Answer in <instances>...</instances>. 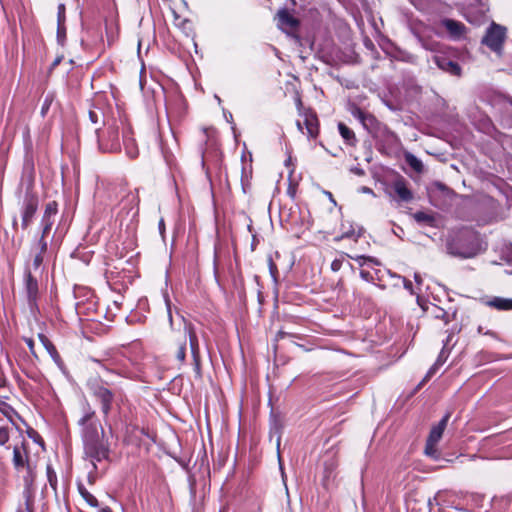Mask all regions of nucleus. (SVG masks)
I'll use <instances>...</instances> for the list:
<instances>
[{"instance_id": "f257e3e1", "label": "nucleus", "mask_w": 512, "mask_h": 512, "mask_svg": "<svg viewBox=\"0 0 512 512\" xmlns=\"http://www.w3.org/2000/svg\"><path fill=\"white\" fill-rule=\"evenodd\" d=\"M446 248L452 256L472 258L480 250L478 235L472 229L462 228L448 239Z\"/></svg>"}, {"instance_id": "f03ea898", "label": "nucleus", "mask_w": 512, "mask_h": 512, "mask_svg": "<svg viewBox=\"0 0 512 512\" xmlns=\"http://www.w3.org/2000/svg\"><path fill=\"white\" fill-rule=\"evenodd\" d=\"M28 446V442L24 439L19 444L14 445L12 463L16 471L21 472L25 470L26 473L23 476L24 485L27 489H30L36 479L37 465L30 457Z\"/></svg>"}, {"instance_id": "7ed1b4c3", "label": "nucleus", "mask_w": 512, "mask_h": 512, "mask_svg": "<svg viewBox=\"0 0 512 512\" xmlns=\"http://www.w3.org/2000/svg\"><path fill=\"white\" fill-rule=\"evenodd\" d=\"M184 339L177 346L175 351V357L180 362V364L185 363L186 359V337L189 338L190 350L193 359L194 371L197 377H201V356H200V346L199 340L195 331L194 326L191 323H187L184 318Z\"/></svg>"}, {"instance_id": "20e7f679", "label": "nucleus", "mask_w": 512, "mask_h": 512, "mask_svg": "<svg viewBox=\"0 0 512 512\" xmlns=\"http://www.w3.org/2000/svg\"><path fill=\"white\" fill-rule=\"evenodd\" d=\"M84 455L91 461L93 469L97 470V463L110 460V444L105 434L84 439L82 441Z\"/></svg>"}, {"instance_id": "39448f33", "label": "nucleus", "mask_w": 512, "mask_h": 512, "mask_svg": "<svg viewBox=\"0 0 512 512\" xmlns=\"http://www.w3.org/2000/svg\"><path fill=\"white\" fill-rule=\"evenodd\" d=\"M77 423L80 427L82 441L100 434L104 435L105 433L104 428L96 416L95 410L87 401L82 405V414Z\"/></svg>"}, {"instance_id": "423d86ee", "label": "nucleus", "mask_w": 512, "mask_h": 512, "mask_svg": "<svg viewBox=\"0 0 512 512\" xmlns=\"http://www.w3.org/2000/svg\"><path fill=\"white\" fill-rule=\"evenodd\" d=\"M99 149L103 152L120 150L119 125L116 120L105 122L102 129H96Z\"/></svg>"}, {"instance_id": "0eeeda50", "label": "nucleus", "mask_w": 512, "mask_h": 512, "mask_svg": "<svg viewBox=\"0 0 512 512\" xmlns=\"http://www.w3.org/2000/svg\"><path fill=\"white\" fill-rule=\"evenodd\" d=\"M87 385L91 395L100 405V410L103 414V417L107 418L112 410L114 393L104 384L102 379H90Z\"/></svg>"}, {"instance_id": "6e6552de", "label": "nucleus", "mask_w": 512, "mask_h": 512, "mask_svg": "<svg viewBox=\"0 0 512 512\" xmlns=\"http://www.w3.org/2000/svg\"><path fill=\"white\" fill-rule=\"evenodd\" d=\"M39 200L38 196L33 192L32 187H28L24 194L21 207V228L27 230L31 225L34 216L38 210Z\"/></svg>"}, {"instance_id": "1a4fd4ad", "label": "nucleus", "mask_w": 512, "mask_h": 512, "mask_svg": "<svg viewBox=\"0 0 512 512\" xmlns=\"http://www.w3.org/2000/svg\"><path fill=\"white\" fill-rule=\"evenodd\" d=\"M506 28L492 23L486 30L485 36L482 39V44L489 47L492 51L500 53L506 39Z\"/></svg>"}, {"instance_id": "9d476101", "label": "nucleus", "mask_w": 512, "mask_h": 512, "mask_svg": "<svg viewBox=\"0 0 512 512\" xmlns=\"http://www.w3.org/2000/svg\"><path fill=\"white\" fill-rule=\"evenodd\" d=\"M23 290L30 310H37L39 299V284L38 280L32 275L31 269L29 267H25L24 270Z\"/></svg>"}, {"instance_id": "9b49d317", "label": "nucleus", "mask_w": 512, "mask_h": 512, "mask_svg": "<svg viewBox=\"0 0 512 512\" xmlns=\"http://www.w3.org/2000/svg\"><path fill=\"white\" fill-rule=\"evenodd\" d=\"M434 63L437 65L439 69L442 71L452 75V76H461L462 69L458 62L450 59L445 55H436L433 57Z\"/></svg>"}, {"instance_id": "f8f14e48", "label": "nucleus", "mask_w": 512, "mask_h": 512, "mask_svg": "<svg viewBox=\"0 0 512 512\" xmlns=\"http://www.w3.org/2000/svg\"><path fill=\"white\" fill-rule=\"evenodd\" d=\"M278 27L286 33L294 31L299 26V20L287 9H281L277 13Z\"/></svg>"}, {"instance_id": "ddd939ff", "label": "nucleus", "mask_w": 512, "mask_h": 512, "mask_svg": "<svg viewBox=\"0 0 512 512\" xmlns=\"http://www.w3.org/2000/svg\"><path fill=\"white\" fill-rule=\"evenodd\" d=\"M440 25L446 29L450 38L453 40L461 39L466 31V27L462 22L450 18L442 19Z\"/></svg>"}, {"instance_id": "4468645a", "label": "nucleus", "mask_w": 512, "mask_h": 512, "mask_svg": "<svg viewBox=\"0 0 512 512\" xmlns=\"http://www.w3.org/2000/svg\"><path fill=\"white\" fill-rule=\"evenodd\" d=\"M304 117L303 124L307 130V136L315 139L319 133V123L316 114L311 110H305L302 114Z\"/></svg>"}, {"instance_id": "2eb2a0df", "label": "nucleus", "mask_w": 512, "mask_h": 512, "mask_svg": "<svg viewBox=\"0 0 512 512\" xmlns=\"http://www.w3.org/2000/svg\"><path fill=\"white\" fill-rule=\"evenodd\" d=\"M450 417L451 413L446 412L442 419L436 425L432 426L427 440H429L431 443H438L442 438L443 432L447 427Z\"/></svg>"}, {"instance_id": "dca6fc26", "label": "nucleus", "mask_w": 512, "mask_h": 512, "mask_svg": "<svg viewBox=\"0 0 512 512\" xmlns=\"http://www.w3.org/2000/svg\"><path fill=\"white\" fill-rule=\"evenodd\" d=\"M38 337L43 346L45 347V349L47 350V352L49 353V355L51 356V358L53 359V361L55 362V364L61 370H63L65 368V364L60 354L58 353L55 345L44 334H39Z\"/></svg>"}, {"instance_id": "f3484780", "label": "nucleus", "mask_w": 512, "mask_h": 512, "mask_svg": "<svg viewBox=\"0 0 512 512\" xmlns=\"http://www.w3.org/2000/svg\"><path fill=\"white\" fill-rule=\"evenodd\" d=\"M393 189L401 201L410 202L413 199V193L408 188L404 178L396 180L393 184Z\"/></svg>"}, {"instance_id": "a211bd4d", "label": "nucleus", "mask_w": 512, "mask_h": 512, "mask_svg": "<svg viewBox=\"0 0 512 512\" xmlns=\"http://www.w3.org/2000/svg\"><path fill=\"white\" fill-rule=\"evenodd\" d=\"M129 133H130L129 128L123 129V131H122L123 143L125 146L126 154L131 159H134L138 156V148H137V145H136L134 139H132L129 136Z\"/></svg>"}, {"instance_id": "6ab92c4d", "label": "nucleus", "mask_w": 512, "mask_h": 512, "mask_svg": "<svg viewBox=\"0 0 512 512\" xmlns=\"http://www.w3.org/2000/svg\"><path fill=\"white\" fill-rule=\"evenodd\" d=\"M338 131L345 141V143L349 146H355L357 143V138L352 129H350L347 125L342 122L338 123Z\"/></svg>"}, {"instance_id": "aec40b11", "label": "nucleus", "mask_w": 512, "mask_h": 512, "mask_svg": "<svg viewBox=\"0 0 512 512\" xmlns=\"http://www.w3.org/2000/svg\"><path fill=\"white\" fill-rule=\"evenodd\" d=\"M121 204L123 205V208H126L129 206V211L127 213L132 212V215L135 216L138 214V205H139V198L136 193H128L121 201Z\"/></svg>"}, {"instance_id": "412c9836", "label": "nucleus", "mask_w": 512, "mask_h": 512, "mask_svg": "<svg viewBox=\"0 0 512 512\" xmlns=\"http://www.w3.org/2000/svg\"><path fill=\"white\" fill-rule=\"evenodd\" d=\"M487 305L500 311L512 310V299L494 297L487 302Z\"/></svg>"}, {"instance_id": "4be33fe9", "label": "nucleus", "mask_w": 512, "mask_h": 512, "mask_svg": "<svg viewBox=\"0 0 512 512\" xmlns=\"http://www.w3.org/2000/svg\"><path fill=\"white\" fill-rule=\"evenodd\" d=\"M413 218L417 223H424L428 226L434 227L436 223V218L433 214L426 213L423 211H417L413 214Z\"/></svg>"}, {"instance_id": "5701e85b", "label": "nucleus", "mask_w": 512, "mask_h": 512, "mask_svg": "<svg viewBox=\"0 0 512 512\" xmlns=\"http://www.w3.org/2000/svg\"><path fill=\"white\" fill-rule=\"evenodd\" d=\"M78 492L89 506L95 508L99 507V502L97 498L93 494H91L83 484H78Z\"/></svg>"}, {"instance_id": "b1692460", "label": "nucleus", "mask_w": 512, "mask_h": 512, "mask_svg": "<svg viewBox=\"0 0 512 512\" xmlns=\"http://www.w3.org/2000/svg\"><path fill=\"white\" fill-rule=\"evenodd\" d=\"M252 177V166L249 164L248 166L242 167L241 172V186L244 193H247L250 188V179Z\"/></svg>"}, {"instance_id": "393cba45", "label": "nucleus", "mask_w": 512, "mask_h": 512, "mask_svg": "<svg viewBox=\"0 0 512 512\" xmlns=\"http://www.w3.org/2000/svg\"><path fill=\"white\" fill-rule=\"evenodd\" d=\"M361 124L363 125V127L369 132V133H374L377 131L380 123L379 121L376 119L375 116H373L372 114L368 113L365 118L363 119V121L361 122Z\"/></svg>"}, {"instance_id": "a878e982", "label": "nucleus", "mask_w": 512, "mask_h": 512, "mask_svg": "<svg viewBox=\"0 0 512 512\" xmlns=\"http://www.w3.org/2000/svg\"><path fill=\"white\" fill-rule=\"evenodd\" d=\"M406 163L416 172L420 173L423 171V163L415 155L407 153L405 155Z\"/></svg>"}, {"instance_id": "bb28decb", "label": "nucleus", "mask_w": 512, "mask_h": 512, "mask_svg": "<svg viewBox=\"0 0 512 512\" xmlns=\"http://www.w3.org/2000/svg\"><path fill=\"white\" fill-rule=\"evenodd\" d=\"M434 317L437 318V319H441V320L444 321L445 324H448L455 317V313L449 314L444 309L436 306L435 307Z\"/></svg>"}, {"instance_id": "cd10ccee", "label": "nucleus", "mask_w": 512, "mask_h": 512, "mask_svg": "<svg viewBox=\"0 0 512 512\" xmlns=\"http://www.w3.org/2000/svg\"><path fill=\"white\" fill-rule=\"evenodd\" d=\"M46 474H47V479H48L49 485L56 492V490H57V475H56V472L54 471L51 464H47Z\"/></svg>"}, {"instance_id": "c85d7f7f", "label": "nucleus", "mask_w": 512, "mask_h": 512, "mask_svg": "<svg viewBox=\"0 0 512 512\" xmlns=\"http://www.w3.org/2000/svg\"><path fill=\"white\" fill-rule=\"evenodd\" d=\"M53 224H54V218L42 216L41 223H40L41 228H42L41 234H43V236H47L48 233L50 232Z\"/></svg>"}, {"instance_id": "c756f323", "label": "nucleus", "mask_w": 512, "mask_h": 512, "mask_svg": "<svg viewBox=\"0 0 512 512\" xmlns=\"http://www.w3.org/2000/svg\"><path fill=\"white\" fill-rule=\"evenodd\" d=\"M58 213V203L56 201H50L45 205L43 216L54 218Z\"/></svg>"}, {"instance_id": "7c9ffc66", "label": "nucleus", "mask_w": 512, "mask_h": 512, "mask_svg": "<svg viewBox=\"0 0 512 512\" xmlns=\"http://www.w3.org/2000/svg\"><path fill=\"white\" fill-rule=\"evenodd\" d=\"M88 115L90 121L94 124L100 122L104 118V114L100 108L90 109Z\"/></svg>"}, {"instance_id": "2f4dec72", "label": "nucleus", "mask_w": 512, "mask_h": 512, "mask_svg": "<svg viewBox=\"0 0 512 512\" xmlns=\"http://www.w3.org/2000/svg\"><path fill=\"white\" fill-rule=\"evenodd\" d=\"M350 258H352L353 260L357 261L360 266H363V265H365L368 262L369 263H373L375 265H379L378 260L373 258V257H370V256L358 255V256H350Z\"/></svg>"}, {"instance_id": "473e14b6", "label": "nucleus", "mask_w": 512, "mask_h": 512, "mask_svg": "<svg viewBox=\"0 0 512 512\" xmlns=\"http://www.w3.org/2000/svg\"><path fill=\"white\" fill-rule=\"evenodd\" d=\"M436 445L437 443H431L429 440H426L425 454L433 459L438 458V451Z\"/></svg>"}, {"instance_id": "72a5a7b5", "label": "nucleus", "mask_w": 512, "mask_h": 512, "mask_svg": "<svg viewBox=\"0 0 512 512\" xmlns=\"http://www.w3.org/2000/svg\"><path fill=\"white\" fill-rule=\"evenodd\" d=\"M46 236H43V234H41L40 238L38 239L37 241V244H36V248H37V253H40V254H45L47 249H48V242L46 241Z\"/></svg>"}, {"instance_id": "f704fd0d", "label": "nucleus", "mask_w": 512, "mask_h": 512, "mask_svg": "<svg viewBox=\"0 0 512 512\" xmlns=\"http://www.w3.org/2000/svg\"><path fill=\"white\" fill-rule=\"evenodd\" d=\"M351 114L353 115V117H355L356 119H358L360 122L363 121V119L365 118V116L368 114L367 112L363 111L360 107L358 106H353L352 109H351Z\"/></svg>"}, {"instance_id": "c9c22d12", "label": "nucleus", "mask_w": 512, "mask_h": 512, "mask_svg": "<svg viewBox=\"0 0 512 512\" xmlns=\"http://www.w3.org/2000/svg\"><path fill=\"white\" fill-rule=\"evenodd\" d=\"M384 134H385L386 141L389 144L393 145V144H397L399 142L398 136L394 132L390 131L389 129L385 128Z\"/></svg>"}, {"instance_id": "e433bc0d", "label": "nucleus", "mask_w": 512, "mask_h": 512, "mask_svg": "<svg viewBox=\"0 0 512 512\" xmlns=\"http://www.w3.org/2000/svg\"><path fill=\"white\" fill-rule=\"evenodd\" d=\"M9 430L6 427H0V445H5L9 441Z\"/></svg>"}, {"instance_id": "4c0bfd02", "label": "nucleus", "mask_w": 512, "mask_h": 512, "mask_svg": "<svg viewBox=\"0 0 512 512\" xmlns=\"http://www.w3.org/2000/svg\"><path fill=\"white\" fill-rule=\"evenodd\" d=\"M43 260H44V254L36 253L34 256V259H33V263H32L33 269L38 270L40 268V266L42 265Z\"/></svg>"}, {"instance_id": "58836bf2", "label": "nucleus", "mask_w": 512, "mask_h": 512, "mask_svg": "<svg viewBox=\"0 0 512 512\" xmlns=\"http://www.w3.org/2000/svg\"><path fill=\"white\" fill-rule=\"evenodd\" d=\"M58 24L61 27L65 23V5H58Z\"/></svg>"}, {"instance_id": "ea45409f", "label": "nucleus", "mask_w": 512, "mask_h": 512, "mask_svg": "<svg viewBox=\"0 0 512 512\" xmlns=\"http://www.w3.org/2000/svg\"><path fill=\"white\" fill-rule=\"evenodd\" d=\"M28 435H29V437H30L31 439H33V441H34V442H36V443H38V444H40V445H42V446H43L44 441H43V439L41 438V436L38 434V432H36V431H35V430H33V429H30V430L28 431Z\"/></svg>"}, {"instance_id": "a19ab883", "label": "nucleus", "mask_w": 512, "mask_h": 512, "mask_svg": "<svg viewBox=\"0 0 512 512\" xmlns=\"http://www.w3.org/2000/svg\"><path fill=\"white\" fill-rule=\"evenodd\" d=\"M336 467V464L334 463V461H331V462H326L325 463V477H330L332 472L334 471Z\"/></svg>"}, {"instance_id": "79ce46f5", "label": "nucleus", "mask_w": 512, "mask_h": 512, "mask_svg": "<svg viewBox=\"0 0 512 512\" xmlns=\"http://www.w3.org/2000/svg\"><path fill=\"white\" fill-rule=\"evenodd\" d=\"M65 37H66V31H65L64 24L61 27L58 25V30H57L58 42L63 44Z\"/></svg>"}, {"instance_id": "37998d69", "label": "nucleus", "mask_w": 512, "mask_h": 512, "mask_svg": "<svg viewBox=\"0 0 512 512\" xmlns=\"http://www.w3.org/2000/svg\"><path fill=\"white\" fill-rule=\"evenodd\" d=\"M360 277L366 281V282H371L373 283L374 282V277L373 275L369 272V271H366V270H361L360 271Z\"/></svg>"}, {"instance_id": "c03bdc74", "label": "nucleus", "mask_w": 512, "mask_h": 512, "mask_svg": "<svg viewBox=\"0 0 512 512\" xmlns=\"http://www.w3.org/2000/svg\"><path fill=\"white\" fill-rule=\"evenodd\" d=\"M24 341H25V343L27 344V346H28V348H29L30 353H31L33 356L37 357L36 352H35V344H34L33 339H32V338H24Z\"/></svg>"}, {"instance_id": "a18cd8bd", "label": "nucleus", "mask_w": 512, "mask_h": 512, "mask_svg": "<svg viewBox=\"0 0 512 512\" xmlns=\"http://www.w3.org/2000/svg\"><path fill=\"white\" fill-rule=\"evenodd\" d=\"M342 264H343V260L342 259H335L332 261L331 263V270L333 272H337L341 269L342 267Z\"/></svg>"}, {"instance_id": "49530a36", "label": "nucleus", "mask_w": 512, "mask_h": 512, "mask_svg": "<svg viewBox=\"0 0 512 512\" xmlns=\"http://www.w3.org/2000/svg\"><path fill=\"white\" fill-rule=\"evenodd\" d=\"M164 298H165V304L167 307L168 319H169L170 324L172 325L173 320H172V311H171V301L167 295H165Z\"/></svg>"}, {"instance_id": "de8ad7c7", "label": "nucleus", "mask_w": 512, "mask_h": 512, "mask_svg": "<svg viewBox=\"0 0 512 512\" xmlns=\"http://www.w3.org/2000/svg\"><path fill=\"white\" fill-rule=\"evenodd\" d=\"M440 366H435V363L430 367V369L428 370L426 376L424 377L423 381H426L428 379H430L435 373L436 371L438 370Z\"/></svg>"}, {"instance_id": "09e8293b", "label": "nucleus", "mask_w": 512, "mask_h": 512, "mask_svg": "<svg viewBox=\"0 0 512 512\" xmlns=\"http://www.w3.org/2000/svg\"><path fill=\"white\" fill-rule=\"evenodd\" d=\"M354 234H355V231L351 227L350 229H347V230L343 231V233L341 234V236L339 238H337V240L344 239V238H351V237L354 236Z\"/></svg>"}, {"instance_id": "8fccbe9b", "label": "nucleus", "mask_w": 512, "mask_h": 512, "mask_svg": "<svg viewBox=\"0 0 512 512\" xmlns=\"http://www.w3.org/2000/svg\"><path fill=\"white\" fill-rule=\"evenodd\" d=\"M446 361V356H445V352L444 350H442L437 358V360L435 361V366H442L444 364V362Z\"/></svg>"}, {"instance_id": "3c124183", "label": "nucleus", "mask_w": 512, "mask_h": 512, "mask_svg": "<svg viewBox=\"0 0 512 512\" xmlns=\"http://www.w3.org/2000/svg\"><path fill=\"white\" fill-rule=\"evenodd\" d=\"M50 104H51V101L48 98H46L42 105V108H41L42 115H45L46 112L49 110Z\"/></svg>"}, {"instance_id": "603ef678", "label": "nucleus", "mask_w": 512, "mask_h": 512, "mask_svg": "<svg viewBox=\"0 0 512 512\" xmlns=\"http://www.w3.org/2000/svg\"><path fill=\"white\" fill-rule=\"evenodd\" d=\"M403 285L406 290L410 291L413 294V285L410 280L403 278Z\"/></svg>"}, {"instance_id": "864d4df0", "label": "nucleus", "mask_w": 512, "mask_h": 512, "mask_svg": "<svg viewBox=\"0 0 512 512\" xmlns=\"http://www.w3.org/2000/svg\"><path fill=\"white\" fill-rule=\"evenodd\" d=\"M477 333L478 334L490 335L492 337L496 336L495 333L493 331H491V330L484 331L482 326H478Z\"/></svg>"}, {"instance_id": "5fc2aeb1", "label": "nucleus", "mask_w": 512, "mask_h": 512, "mask_svg": "<svg viewBox=\"0 0 512 512\" xmlns=\"http://www.w3.org/2000/svg\"><path fill=\"white\" fill-rule=\"evenodd\" d=\"M351 172L358 176H363L365 174L364 170L360 167H352Z\"/></svg>"}, {"instance_id": "6e6d98bb", "label": "nucleus", "mask_w": 512, "mask_h": 512, "mask_svg": "<svg viewBox=\"0 0 512 512\" xmlns=\"http://www.w3.org/2000/svg\"><path fill=\"white\" fill-rule=\"evenodd\" d=\"M8 384V381L3 373H0V389L5 388Z\"/></svg>"}, {"instance_id": "4d7b16f0", "label": "nucleus", "mask_w": 512, "mask_h": 512, "mask_svg": "<svg viewBox=\"0 0 512 512\" xmlns=\"http://www.w3.org/2000/svg\"><path fill=\"white\" fill-rule=\"evenodd\" d=\"M62 59H63V56L56 57L51 64V69H54L55 67H57L61 63Z\"/></svg>"}, {"instance_id": "13d9d810", "label": "nucleus", "mask_w": 512, "mask_h": 512, "mask_svg": "<svg viewBox=\"0 0 512 512\" xmlns=\"http://www.w3.org/2000/svg\"><path fill=\"white\" fill-rule=\"evenodd\" d=\"M158 227H159L160 233L163 235L164 231H165V223H164L163 219H160V221L158 223Z\"/></svg>"}, {"instance_id": "bf43d9fd", "label": "nucleus", "mask_w": 512, "mask_h": 512, "mask_svg": "<svg viewBox=\"0 0 512 512\" xmlns=\"http://www.w3.org/2000/svg\"><path fill=\"white\" fill-rule=\"evenodd\" d=\"M414 280L419 285L422 283V278H421L420 274H418V273L414 274Z\"/></svg>"}, {"instance_id": "052dcab7", "label": "nucleus", "mask_w": 512, "mask_h": 512, "mask_svg": "<svg viewBox=\"0 0 512 512\" xmlns=\"http://www.w3.org/2000/svg\"><path fill=\"white\" fill-rule=\"evenodd\" d=\"M325 194L328 196V199H329L331 202H333L334 204H336V202H335V200H334L333 195H332V193H331V192H329V191H325Z\"/></svg>"}, {"instance_id": "680f3d73", "label": "nucleus", "mask_w": 512, "mask_h": 512, "mask_svg": "<svg viewBox=\"0 0 512 512\" xmlns=\"http://www.w3.org/2000/svg\"><path fill=\"white\" fill-rule=\"evenodd\" d=\"M98 512H112L111 508L108 506L102 507L98 510Z\"/></svg>"}, {"instance_id": "e2e57ef3", "label": "nucleus", "mask_w": 512, "mask_h": 512, "mask_svg": "<svg viewBox=\"0 0 512 512\" xmlns=\"http://www.w3.org/2000/svg\"><path fill=\"white\" fill-rule=\"evenodd\" d=\"M88 480H89V482H90V483H93V482H94L95 478H94V476L92 475V472H90V473H89Z\"/></svg>"}, {"instance_id": "0e129e2a", "label": "nucleus", "mask_w": 512, "mask_h": 512, "mask_svg": "<svg viewBox=\"0 0 512 512\" xmlns=\"http://www.w3.org/2000/svg\"><path fill=\"white\" fill-rule=\"evenodd\" d=\"M12 225L14 228L18 225V220L16 217L13 218Z\"/></svg>"}, {"instance_id": "69168bd1", "label": "nucleus", "mask_w": 512, "mask_h": 512, "mask_svg": "<svg viewBox=\"0 0 512 512\" xmlns=\"http://www.w3.org/2000/svg\"><path fill=\"white\" fill-rule=\"evenodd\" d=\"M297 127H298V129H299L300 131H302V130H303V125H302V123H301L300 121H297Z\"/></svg>"}, {"instance_id": "338daca9", "label": "nucleus", "mask_w": 512, "mask_h": 512, "mask_svg": "<svg viewBox=\"0 0 512 512\" xmlns=\"http://www.w3.org/2000/svg\"><path fill=\"white\" fill-rule=\"evenodd\" d=\"M81 308H82V305L77 303L76 304V309H77L78 313H81Z\"/></svg>"}, {"instance_id": "774afa93", "label": "nucleus", "mask_w": 512, "mask_h": 512, "mask_svg": "<svg viewBox=\"0 0 512 512\" xmlns=\"http://www.w3.org/2000/svg\"><path fill=\"white\" fill-rule=\"evenodd\" d=\"M363 191H364V192H367V193H368V192H372V190H371L370 188H363Z\"/></svg>"}]
</instances>
